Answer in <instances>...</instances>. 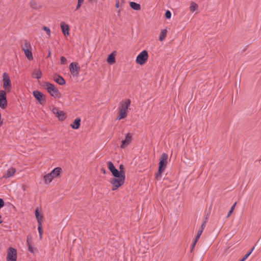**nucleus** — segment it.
I'll return each instance as SVG.
<instances>
[{
    "mask_svg": "<svg viewBox=\"0 0 261 261\" xmlns=\"http://www.w3.org/2000/svg\"><path fill=\"white\" fill-rule=\"evenodd\" d=\"M69 69L73 75H77L79 74L80 67L78 66L77 64L71 63L69 65Z\"/></svg>",
    "mask_w": 261,
    "mask_h": 261,
    "instance_id": "1a4fd4ad",
    "label": "nucleus"
},
{
    "mask_svg": "<svg viewBox=\"0 0 261 261\" xmlns=\"http://www.w3.org/2000/svg\"><path fill=\"white\" fill-rule=\"evenodd\" d=\"M46 89L50 95L56 98L60 96V92L56 87L49 83L46 84Z\"/></svg>",
    "mask_w": 261,
    "mask_h": 261,
    "instance_id": "39448f33",
    "label": "nucleus"
},
{
    "mask_svg": "<svg viewBox=\"0 0 261 261\" xmlns=\"http://www.w3.org/2000/svg\"><path fill=\"white\" fill-rule=\"evenodd\" d=\"M198 240H197V237H196V239L193 244V247H194L195 246V245H196L197 242Z\"/></svg>",
    "mask_w": 261,
    "mask_h": 261,
    "instance_id": "58836bf2",
    "label": "nucleus"
},
{
    "mask_svg": "<svg viewBox=\"0 0 261 261\" xmlns=\"http://www.w3.org/2000/svg\"><path fill=\"white\" fill-rule=\"evenodd\" d=\"M24 52L25 53V55L26 57L29 60H31V59H33L32 53V51L31 50V49H29V50H24Z\"/></svg>",
    "mask_w": 261,
    "mask_h": 261,
    "instance_id": "cd10ccee",
    "label": "nucleus"
},
{
    "mask_svg": "<svg viewBox=\"0 0 261 261\" xmlns=\"http://www.w3.org/2000/svg\"><path fill=\"white\" fill-rule=\"evenodd\" d=\"M130 7L135 10H139L141 9V6L139 4H137L135 2H130Z\"/></svg>",
    "mask_w": 261,
    "mask_h": 261,
    "instance_id": "5701e85b",
    "label": "nucleus"
},
{
    "mask_svg": "<svg viewBox=\"0 0 261 261\" xmlns=\"http://www.w3.org/2000/svg\"><path fill=\"white\" fill-rule=\"evenodd\" d=\"M4 205V200L0 198V208L3 207Z\"/></svg>",
    "mask_w": 261,
    "mask_h": 261,
    "instance_id": "e433bc0d",
    "label": "nucleus"
},
{
    "mask_svg": "<svg viewBox=\"0 0 261 261\" xmlns=\"http://www.w3.org/2000/svg\"><path fill=\"white\" fill-rule=\"evenodd\" d=\"M61 28L65 36L69 35V27L68 24H66L64 22H62L61 23Z\"/></svg>",
    "mask_w": 261,
    "mask_h": 261,
    "instance_id": "2eb2a0df",
    "label": "nucleus"
},
{
    "mask_svg": "<svg viewBox=\"0 0 261 261\" xmlns=\"http://www.w3.org/2000/svg\"><path fill=\"white\" fill-rule=\"evenodd\" d=\"M50 54H51L50 52V51H49L48 55V56H47V57H48V58L50 57Z\"/></svg>",
    "mask_w": 261,
    "mask_h": 261,
    "instance_id": "37998d69",
    "label": "nucleus"
},
{
    "mask_svg": "<svg viewBox=\"0 0 261 261\" xmlns=\"http://www.w3.org/2000/svg\"><path fill=\"white\" fill-rule=\"evenodd\" d=\"M198 8V5L194 2H192L190 7V11L192 12L195 11Z\"/></svg>",
    "mask_w": 261,
    "mask_h": 261,
    "instance_id": "bb28decb",
    "label": "nucleus"
},
{
    "mask_svg": "<svg viewBox=\"0 0 261 261\" xmlns=\"http://www.w3.org/2000/svg\"><path fill=\"white\" fill-rule=\"evenodd\" d=\"M42 30L46 32L48 37L50 36L51 31L49 28L47 27H43L42 28Z\"/></svg>",
    "mask_w": 261,
    "mask_h": 261,
    "instance_id": "2f4dec72",
    "label": "nucleus"
},
{
    "mask_svg": "<svg viewBox=\"0 0 261 261\" xmlns=\"http://www.w3.org/2000/svg\"><path fill=\"white\" fill-rule=\"evenodd\" d=\"M67 60L64 57L61 58V64H65L66 63Z\"/></svg>",
    "mask_w": 261,
    "mask_h": 261,
    "instance_id": "c9c22d12",
    "label": "nucleus"
},
{
    "mask_svg": "<svg viewBox=\"0 0 261 261\" xmlns=\"http://www.w3.org/2000/svg\"><path fill=\"white\" fill-rule=\"evenodd\" d=\"M165 16L166 18L170 19L171 17V13L169 10H167L165 13Z\"/></svg>",
    "mask_w": 261,
    "mask_h": 261,
    "instance_id": "f704fd0d",
    "label": "nucleus"
},
{
    "mask_svg": "<svg viewBox=\"0 0 261 261\" xmlns=\"http://www.w3.org/2000/svg\"><path fill=\"white\" fill-rule=\"evenodd\" d=\"M17 252L16 249L10 247L7 250V261H17Z\"/></svg>",
    "mask_w": 261,
    "mask_h": 261,
    "instance_id": "20e7f679",
    "label": "nucleus"
},
{
    "mask_svg": "<svg viewBox=\"0 0 261 261\" xmlns=\"http://www.w3.org/2000/svg\"><path fill=\"white\" fill-rule=\"evenodd\" d=\"M27 244L28 246L29 250L30 252L32 253H35L37 251V248L32 246L29 239H27Z\"/></svg>",
    "mask_w": 261,
    "mask_h": 261,
    "instance_id": "6ab92c4d",
    "label": "nucleus"
},
{
    "mask_svg": "<svg viewBox=\"0 0 261 261\" xmlns=\"http://www.w3.org/2000/svg\"><path fill=\"white\" fill-rule=\"evenodd\" d=\"M35 216L37 220L38 224H41L43 217L42 215L40 214L38 208L35 210Z\"/></svg>",
    "mask_w": 261,
    "mask_h": 261,
    "instance_id": "f3484780",
    "label": "nucleus"
},
{
    "mask_svg": "<svg viewBox=\"0 0 261 261\" xmlns=\"http://www.w3.org/2000/svg\"><path fill=\"white\" fill-rule=\"evenodd\" d=\"M132 135L130 133L127 134L125 139L122 141V144L121 145L120 147L121 148H124L127 146L132 141Z\"/></svg>",
    "mask_w": 261,
    "mask_h": 261,
    "instance_id": "9d476101",
    "label": "nucleus"
},
{
    "mask_svg": "<svg viewBox=\"0 0 261 261\" xmlns=\"http://www.w3.org/2000/svg\"><path fill=\"white\" fill-rule=\"evenodd\" d=\"M90 2H92L94 0H89Z\"/></svg>",
    "mask_w": 261,
    "mask_h": 261,
    "instance_id": "c03bdc74",
    "label": "nucleus"
},
{
    "mask_svg": "<svg viewBox=\"0 0 261 261\" xmlns=\"http://www.w3.org/2000/svg\"><path fill=\"white\" fill-rule=\"evenodd\" d=\"M125 176H121L119 177H114L111 179V183L113 185V190H116L121 186H122L124 182Z\"/></svg>",
    "mask_w": 261,
    "mask_h": 261,
    "instance_id": "7ed1b4c3",
    "label": "nucleus"
},
{
    "mask_svg": "<svg viewBox=\"0 0 261 261\" xmlns=\"http://www.w3.org/2000/svg\"><path fill=\"white\" fill-rule=\"evenodd\" d=\"M167 31L166 29L163 30L160 34L159 40L162 41L166 37Z\"/></svg>",
    "mask_w": 261,
    "mask_h": 261,
    "instance_id": "393cba45",
    "label": "nucleus"
},
{
    "mask_svg": "<svg viewBox=\"0 0 261 261\" xmlns=\"http://www.w3.org/2000/svg\"><path fill=\"white\" fill-rule=\"evenodd\" d=\"M38 230L39 233V237L40 239H41L42 238V234H43V230L42 229V225L41 224H38Z\"/></svg>",
    "mask_w": 261,
    "mask_h": 261,
    "instance_id": "c85d7f7f",
    "label": "nucleus"
},
{
    "mask_svg": "<svg viewBox=\"0 0 261 261\" xmlns=\"http://www.w3.org/2000/svg\"><path fill=\"white\" fill-rule=\"evenodd\" d=\"M54 81L60 85H63L65 84V80L60 75L55 76Z\"/></svg>",
    "mask_w": 261,
    "mask_h": 261,
    "instance_id": "dca6fc26",
    "label": "nucleus"
},
{
    "mask_svg": "<svg viewBox=\"0 0 261 261\" xmlns=\"http://www.w3.org/2000/svg\"><path fill=\"white\" fill-rule=\"evenodd\" d=\"M119 168L120 169V171H121L123 172V166L122 165H120V167H119Z\"/></svg>",
    "mask_w": 261,
    "mask_h": 261,
    "instance_id": "ea45409f",
    "label": "nucleus"
},
{
    "mask_svg": "<svg viewBox=\"0 0 261 261\" xmlns=\"http://www.w3.org/2000/svg\"><path fill=\"white\" fill-rule=\"evenodd\" d=\"M111 173L115 177H119L121 176H125L123 172L118 171L116 168L112 171Z\"/></svg>",
    "mask_w": 261,
    "mask_h": 261,
    "instance_id": "a211bd4d",
    "label": "nucleus"
},
{
    "mask_svg": "<svg viewBox=\"0 0 261 261\" xmlns=\"http://www.w3.org/2000/svg\"><path fill=\"white\" fill-rule=\"evenodd\" d=\"M236 204H237V202H235L233 204V205L231 206L229 212H228V213L227 215V218H228L231 215V214L232 213V212L235 208Z\"/></svg>",
    "mask_w": 261,
    "mask_h": 261,
    "instance_id": "72a5a7b5",
    "label": "nucleus"
},
{
    "mask_svg": "<svg viewBox=\"0 0 261 261\" xmlns=\"http://www.w3.org/2000/svg\"><path fill=\"white\" fill-rule=\"evenodd\" d=\"M205 224H206V221H205L201 225L200 228H199L197 234L196 236L197 237V240H198L200 238V236L201 235L204 228L205 227Z\"/></svg>",
    "mask_w": 261,
    "mask_h": 261,
    "instance_id": "412c9836",
    "label": "nucleus"
},
{
    "mask_svg": "<svg viewBox=\"0 0 261 261\" xmlns=\"http://www.w3.org/2000/svg\"><path fill=\"white\" fill-rule=\"evenodd\" d=\"M3 88L7 92L11 91L12 88V84L9 75L4 72L3 74Z\"/></svg>",
    "mask_w": 261,
    "mask_h": 261,
    "instance_id": "423d86ee",
    "label": "nucleus"
},
{
    "mask_svg": "<svg viewBox=\"0 0 261 261\" xmlns=\"http://www.w3.org/2000/svg\"><path fill=\"white\" fill-rule=\"evenodd\" d=\"M61 170L60 168L57 167L53 170L50 173L45 175L44 176L45 183L47 184L50 183L54 178L59 175Z\"/></svg>",
    "mask_w": 261,
    "mask_h": 261,
    "instance_id": "f03ea898",
    "label": "nucleus"
},
{
    "mask_svg": "<svg viewBox=\"0 0 261 261\" xmlns=\"http://www.w3.org/2000/svg\"><path fill=\"white\" fill-rule=\"evenodd\" d=\"M80 122L81 119L80 118H76L74 120L73 124H71V126L74 129H77L80 127Z\"/></svg>",
    "mask_w": 261,
    "mask_h": 261,
    "instance_id": "4be33fe9",
    "label": "nucleus"
},
{
    "mask_svg": "<svg viewBox=\"0 0 261 261\" xmlns=\"http://www.w3.org/2000/svg\"><path fill=\"white\" fill-rule=\"evenodd\" d=\"M108 167L111 172L116 168L111 162H108Z\"/></svg>",
    "mask_w": 261,
    "mask_h": 261,
    "instance_id": "c756f323",
    "label": "nucleus"
},
{
    "mask_svg": "<svg viewBox=\"0 0 261 261\" xmlns=\"http://www.w3.org/2000/svg\"><path fill=\"white\" fill-rule=\"evenodd\" d=\"M148 53L146 50L141 51L137 57L136 62L140 64L143 65L147 60Z\"/></svg>",
    "mask_w": 261,
    "mask_h": 261,
    "instance_id": "0eeeda50",
    "label": "nucleus"
},
{
    "mask_svg": "<svg viewBox=\"0 0 261 261\" xmlns=\"http://www.w3.org/2000/svg\"><path fill=\"white\" fill-rule=\"evenodd\" d=\"M16 170L15 168L11 167L7 170L5 174L3 176L2 178H8L12 177L15 173Z\"/></svg>",
    "mask_w": 261,
    "mask_h": 261,
    "instance_id": "ddd939ff",
    "label": "nucleus"
},
{
    "mask_svg": "<svg viewBox=\"0 0 261 261\" xmlns=\"http://www.w3.org/2000/svg\"><path fill=\"white\" fill-rule=\"evenodd\" d=\"M107 62L109 64H113L114 63H115V58L114 55L113 53L111 54L108 56V58L107 59Z\"/></svg>",
    "mask_w": 261,
    "mask_h": 261,
    "instance_id": "b1692460",
    "label": "nucleus"
},
{
    "mask_svg": "<svg viewBox=\"0 0 261 261\" xmlns=\"http://www.w3.org/2000/svg\"><path fill=\"white\" fill-rule=\"evenodd\" d=\"M116 7L117 8H119V2H118H118H117V3L116 4Z\"/></svg>",
    "mask_w": 261,
    "mask_h": 261,
    "instance_id": "a19ab883",
    "label": "nucleus"
},
{
    "mask_svg": "<svg viewBox=\"0 0 261 261\" xmlns=\"http://www.w3.org/2000/svg\"><path fill=\"white\" fill-rule=\"evenodd\" d=\"M130 101L128 99L125 100L124 101L121 102L120 106L118 108L119 116L118 117V119L120 120L124 119L126 117V111L128 107L130 106Z\"/></svg>",
    "mask_w": 261,
    "mask_h": 261,
    "instance_id": "f257e3e1",
    "label": "nucleus"
},
{
    "mask_svg": "<svg viewBox=\"0 0 261 261\" xmlns=\"http://www.w3.org/2000/svg\"><path fill=\"white\" fill-rule=\"evenodd\" d=\"M84 1V0H78V2H81V3H83Z\"/></svg>",
    "mask_w": 261,
    "mask_h": 261,
    "instance_id": "79ce46f5",
    "label": "nucleus"
},
{
    "mask_svg": "<svg viewBox=\"0 0 261 261\" xmlns=\"http://www.w3.org/2000/svg\"><path fill=\"white\" fill-rule=\"evenodd\" d=\"M82 3H81V2H77V6H76V10H78L82 6Z\"/></svg>",
    "mask_w": 261,
    "mask_h": 261,
    "instance_id": "4c0bfd02",
    "label": "nucleus"
},
{
    "mask_svg": "<svg viewBox=\"0 0 261 261\" xmlns=\"http://www.w3.org/2000/svg\"><path fill=\"white\" fill-rule=\"evenodd\" d=\"M168 158V154L167 153H164L162 154L161 160L167 162Z\"/></svg>",
    "mask_w": 261,
    "mask_h": 261,
    "instance_id": "473e14b6",
    "label": "nucleus"
},
{
    "mask_svg": "<svg viewBox=\"0 0 261 261\" xmlns=\"http://www.w3.org/2000/svg\"><path fill=\"white\" fill-rule=\"evenodd\" d=\"M22 49L24 50L31 49V46L29 42L25 41L22 44Z\"/></svg>",
    "mask_w": 261,
    "mask_h": 261,
    "instance_id": "a878e982",
    "label": "nucleus"
},
{
    "mask_svg": "<svg viewBox=\"0 0 261 261\" xmlns=\"http://www.w3.org/2000/svg\"><path fill=\"white\" fill-rule=\"evenodd\" d=\"M7 106L6 93L4 90H0V107L5 109Z\"/></svg>",
    "mask_w": 261,
    "mask_h": 261,
    "instance_id": "6e6552de",
    "label": "nucleus"
},
{
    "mask_svg": "<svg viewBox=\"0 0 261 261\" xmlns=\"http://www.w3.org/2000/svg\"><path fill=\"white\" fill-rule=\"evenodd\" d=\"M167 164V162H166L165 161H162L160 160V163H159V174H157L156 178L158 179L159 176H161V173L164 171L166 166Z\"/></svg>",
    "mask_w": 261,
    "mask_h": 261,
    "instance_id": "f8f14e48",
    "label": "nucleus"
},
{
    "mask_svg": "<svg viewBox=\"0 0 261 261\" xmlns=\"http://www.w3.org/2000/svg\"><path fill=\"white\" fill-rule=\"evenodd\" d=\"M33 95L36 98V99L39 101V102L41 104L42 100L43 99V94L39 91H34L33 92Z\"/></svg>",
    "mask_w": 261,
    "mask_h": 261,
    "instance_id": "4468645a",
    "label": "nucleus"
},
{
    "mask_svg": "<svg viewBox=\"0 0 261 261\" xmlns=\"http://www.w3.org/2000/svg\"><path fill=\"white\" fill-rule=\"evenodd\" d=\"M254 249V247L252 248V249L247 254H246L240 261H245L251 254Z\"/></svg>",
    "mask_w": 261,
    "mask_h": 261,
    "instance_id": "7c9ffc66",
    "label": "nucleus"
},
{
    "mask_svg": "<svg viewBox=\"0 0 261 261\" xmlns=\"http://www.w3.org/2000/svg\"><path fill=\"white\" fill-rule=\"evenodd\" d=\"M52 112L55 114L60 120H63L65 119L64 113L63 111L59 110L57 108H54Z\"/></svg>",
    "mask_w": 261,
    "mask_h": 261,
    "instance_id": "9b49d317",
    "label": "nucleus"
},
{
    "mask_svg": "<svg viewBox=\"0 0 261 261\" xmlns=\"http://www.w3.org/2000/svg\"><path fill=\"white\" fill-rule=\"evenodd\" d=\"M33 75L34 77L40 79L42 76V72L40 69H35L33 73Z\"/></svg>",
    "mask_w": 261,
    "mask_h": 261,
    "instance_id": "aec40b11",
    "label": "nucleus"
}]
</instances>
